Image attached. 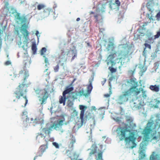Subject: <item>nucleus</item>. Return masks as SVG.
<instances>
[{
    "mask_svg": "<svg viewBox=\"0 0 160 160\" xmlns=\"http://www.w3.org/2000/svg\"><path fill=\"white\" fill-rule=\"evenodd\" d=\"M144 105V102H139L137 100H132L130 102V105L133 110L139 109Z\"/></svg>",
    "mask_w": 160,
    "mask_h": 160,
    "instance_id": "9",
    "label": "nucleus"
},
{
    "mask_svg": "<svg viewBox=\"0 0 160 160\" xmlns=\"http://www.w3.org/2000/svg\"><path fill=\"white\" fill-rule=\"evenodd\" d=\"M100 16V15L99 14H98L95 15L94 16V17L96 19V22H98V17L99 16Z\"/></svg>",
    "mask_w": 160,
    "mask_h": 160,
    "instance_id": "46",
    "label": "nucleus"
},
{
    "mask_svg": "<svg viewBox=\"0 0 160 160\" xmlns=\"http://www.w3.org/2000/svg\"><path fill=\"white\" fill-rule=\"evenodd\" d=\"M22 27L21 30L22 32V34L25 39L28 40L29 39L28 36L29 34V33L27 30L28 27L26 25H23L22 26Z\"/></svg>",
    "mask_w": 160,
    "mask_h": 160,
    "instance_id": "13",
    "label": "nucleus"
},
{
    "mask_svg": "<svg viewBox=\"0 0 160 160\" xmlns=\"http://www.w3.org/2000/svg\"><path fill=\"white\" fill-rule=\"evenodd\" d=\"M31 121H32V122L33 123H35L36 124H37L39 123V119L38 118H35L34 119H33L32 118H31ZM30 123H31V122H30Z\"/></svg>",
    "mask_w": 160,
    "mask_h": 160,
    "instance_id": "36",
    "label": "nucleus"
},
{
    "mask_svg": "<svg viewBox=\"0 0 160 160\" xmlns=\"http://www.w3.org/2000/svg\"><path fill=\"white\" fill-rule=\"evenodd\" d=\"M106 81V79H104L103 81L102 82V85H103L105 83Z\"/></svg>",
    "mask_w": 160,
    "mask_h": 160,
    "instance_id": "55",
    "label": "nucleus"
},
{
    "mask_svg": "<svg viewBox=\"0 0 160 160\" xmlns=\"http://www.w3.org/2000/svg\"><path fill=\"white\" fill-rule=\"evenodd\" d=\"M46 49L45 48H42L41 51V54L42 55L44 54V53L46 52Z\"/></svg>",
    "mask_w": 160,
    "mask_h": 160,
    "instance_id": "41",
    "label": "nucleus"
},
{
    "mask_svg": "<svg viewBox=\"0 0 160 160\" xmlns=\"http://www.w3.org/2000/svg\"><path fill=\"white\" fill-rule=\"evenodd\" d=\"M155 105H153L152 107L154 108H159L158 105L160 104V100H158L157 99L154 100Z\"/></svg>",
    "mask_w": 160,
    "mask_h": 160,
    "instance_id": "28",
    "label": "nucleus"
},
{
    "mask_svg": "<svg viewBox=\"0 0 160 160\" xmlns=\"http://www.w3.org/2000/svg\"><path fill=\"white\" fill-rule=\"evenodd\" d=\"M29 121V118H27L26 119V121H24V122H23V123H24V122H25V123L27 122V121Z\"/></svg>",
    "mask_w": 160,
    "mask_h": 160,
    "instance_id": "60",
    "label": "nucleus"
},
{
    "mask_svg": "<svg viewBox=\"0 0 160 160\" xmlns=\"http://www.w3.org/2000/svg\"><path fill=\"white\" fill-rule=\"evenodd\" d=\"M45 7V5L43 4H39L37 6V9L38 10H40L44 8Z\"/></svg>",
    "mask_w": 160,
    "mask_h": 160,
    "instance_id": "34",
    "label": "nucleus"
},
{
    "mask_svg": "<svg viewBox=\"0 0 160 160\" xmlns=\"http://www.w3.org/2000/svg\"><path fill=\"white\" fill-rule=\"evenodd\" d=\"M15 18L16 20L22 23L25 22L27 19L25 17L21 16L20 13L18 12H16Z\"/></svg>",
    "mask_w": 160,
    "mask_h": 160,
    "instance_id": "14",
    "label": "nucleus"
},
{
    "mask_svg": "<svg viewBox=\"0 0 160 160\" xmlns=\"http://www.w3.org/2000/svg\"><path fill=\"white\" fill-rule=\"evenodd\" d=\"M79 156V155L76 152H74L72 153V155L69 157L71 160H82L81 159H78Z\"/></svg>",
    "mask_w": 160,
    "mask_h": 160,
    "instance_id": "24",
    "label": "nucleus"
},
{
    "mask_svg": "<svg viewBox=\"0 0 160 160\" xmlns=\"http://www.w3.org/2000/svg\"><path fill=\"white\" fill-rule=\"evenodd\" d=\"M115 47L114 46V45L113 44H109L108 45L107 48V50L108 51H111L112 52H113L114 51H115Z\"/></svg>",
    "mask_w": 160,
    "mask_h": 160,
    "instance_id": "26",
    "label": "nucleus"
},
{
    "mask_svg": "<svg viewBox=\"0 0 160 160\" xmlns=\"http://www.w3.org/2000/svg\"><path fill=\"white\" fill-rule=\"evenodd\" d=\"M104 30V29L103 28H99V31L101 32H102Z\"/></svg>",
    "mask_w": 160,
    "mask_h": 160,
    "instance_id": "58",
    "label": "nucleus"
},
{
    "mask_svg": "<svg viewBox=\"0 0 160 160\" xmlns=\"http://www.w3.org/2000/svg\"><path fill=\"white\" fill-rule=\"evenodd\" d=\"M104 96L106 98H108L110 96V94L108 93H107L106 94H104Z\"/></svg>",
    "mask_w": 160,
    "mask_h": 160,
    "instance_id": "53",
    "label": "nucleus"
},
{
    "mask_svg": "<svg viewBox=\"0 0 160 160\" xmlns=\"http://www.w3.org/2000/svg\"><path fill=\"white\" fill-rule=\"evenodd\" d=\"M139 156L141 159L144 158L145 157V154L143 150H141L139 153Z\"/></svg>",
    "mask_w": 160,
    "mask_h": 160,
    "instance_id": "37",
    "label": "nucleus"
},
{
    "mask_svg": "<svg viewBox=\"0 0 160 160\" xmlns=\"http://www.w3.org/2000/svg\"><path fill=\"white\" fill-rule=\"evenodd\" d=\"M70 98V96H61L59 99V103L60 104L63 103V105L65 104L66 100L67 99H69Z\"/></svg>",
    "mask_w": 160,
    "mask_h": 160,
    "instance_id": "20",
    "label": "nucleus"
},
{
    "mask_svg": "<svg viewBox=\"0 0 160 160\" xmlns=\"http://www.w3.org/2000/svg\"><path fill=\"white\" fill-rule=\"evenodd\" d=\"M86 93H84V91L83 90H81L78 91H77L76 92L75 95H72V98L73 100H75L77 98V97L78 96H84L85 97H87L88 96H86Z\"/></svg>",
    "mask_w": 160,
    "mask_h": 160,
    "instance_id": "16",
    "label": "nucleus"
},
{
    "mask_svg": "<svg viewBox=\"0 0 160 160\" xmlns=\"http://www.w3.org/2000/svg\"><path fill=\"white\" fill-rule=\"evenodd\" d=\"M80 20V18H78L77 19H76V21H79Z\"/></svg>",
    "mask_w": 160,
    "mask_h": 160,
    "instance_id": "61",
    "label": "nucleus"
},
{
    "mask_svg": "<svg viewBox=\"0 0 160 160\" xmlns=\"http://www.w3.org/2000/svg\"><path fill=\"white\" fill-rule=\"evenodd\" d=\"M108 69L112 73L116 72L117 71L116 68H114L112 67H109Z\"/></svg>",
    "mask_w": 160,
    "mask_h": 160,
    "instance_id": "39",
    "label": "nucleus"
},
{
    "mask_svg": "<svg viewBox=\"0 0 160 160\" xmlns=\"http://www.w3.org/2000/svg\"><path fill=\"white\" fill-rule=\"evenodd\" d=\"M72 52V54H73V56H72L71 59V61L73 60L77 56V51L75 49H73L71 50Z\"/></svg>",
    "mask_w": 160,
    "mask_h": 160,
    "instance_id": "29",
    "label": "nucleus"
},
{
    "mask_svg": "<svg viewBox=\"0 0 160 160\" xmlns=\"http://www.w3.org/2000/svg\"><path fill=\"white\" fill-rule=\"evenodd\" d=\"M115 3L117 6H119L120 5V2L118 0H114Z\"/></svg>",
    "mask_w": 160,
    "mask_h": 160,
    "instance_id": "44",
    "label": "nucleus"
},
{
    "mask_svg": "<svg viewBox=\"0 0 160 160\" xmlns=\"http://www.w3.org/2000/svg\"><path fill=\"white\" fill-rule=\"evenodd\" d=\"M92 149H91V152L89 153V157H92V156L97 153V147L95 145H93L92 146ZM90 149H89L88 150Z\"/></svg>",
    "mask_w": 160,
    "mask_h": 160,
    "instance_id": "19",
    "label": "nucleus"
},
{
    "mask_svg": "<svg viewBox=\"0 0 160 160\" xmlns=\"http://www.w3.org/2000/svg\"><path fill=\"white\" fill-rule=\"evenodd\" d=\"M94 13V12H90V14H93Z\"/></svg>",
    "mask_w": 160,
    "mask_h": 160,
    "instance_id": "63",
    "label": "nucleus"
},
{
    "mask_svg": "<svg viewBox=\"0 0 160 160\" xmlns=\"http://www.w3.org/2000/svg\"><path fill=\"white\" fill-rule=\"evenodd\" d=\"M124 50L122 51L120 53H118L116 51H114L112 52V53L109 55L107 58V59L113 60L116 58L115 61L119 59L121 60L123 58L124 59L128 57V56L131 54L129 53V48L128 46L125 47L124 48Z\"/></svg>",
    "mask_w": 160,
    "mask_h": 160,
    "instance_id": "4",
    "label": "nucleus"
},
{
    "mask_svg": "<svg viewBox=\"0 0 160 160\" xmlns=\"http://www.w3.org/2000/svg\"><path fill=\"white\" fill-rule=\"evenodd\" d=\"M35 92L38 95L39 101L41 104L42 105L46 103L47 99L48 98L49 94L47 88H44L41 89L37 88L35 90Z\"/></svg>",
    "mask_w": 160,
    "mask_h": 160,
    "instance_id": "5",
    "label": "nucleus"
},
{
    "mask_svg": "<svg viewBox=\"0 0 160 160\" xmlns=\"http://www.w3.org/2000/svg\"><path fill=\"white\" fill-rule=\"evenodd\" d=\"M52 144L56 148H59V145L58 143L56 142H53L52 143Z\"/></svg>",
    "mask_w": 160,
    "mask_h": 160,
    "instance_id": "43",
    "label": "nucleus"
},
{
    "mask_svg": "<svg viewBox=\"0 0 160 160\" xmlns=\"http://www.w3.org/2000/svg\"><path fill=\"white\" fill-rule=\"evenodd\" d=\"M108 60L109 62H107V64H108V63L109 62H110L112 66L113 65H114L115 64V62L113 61V60L112 59H108Z\"/></svg>",
    "mask_w": 160,
    "mask_h": 160,
    "instance_id": "40",
    "label": "nucleus"
},
{
    "mask_svg": "<svg viewBox=\"0 0 160 160\" xmlns=\"http://www.w3.org/2000/svg\"><path fill=\"white\" fill-rule=\"evenodd\" d=\"M71 99L72 100H70V98H69L68 99L69 100L68 101V105L69 107H72L73 105V102L75 100H73V98H72V95L71 97Z\"/></svg>",
    "mask_w": 160,
    "mask_h": 160,
    "instance_id": "27",
    "label": "nucleus"
},
{
    "mask_svg": "<svg viewBox=\"0 0 160 160\" xmlns=\"http://www.w3.org/2000/svg\"><path fill=\"white\" fill-rule=\"evenodd\" d=\"M59 64H58L56 66H55L53 68L55 72H58L59 69Z\"/></svg>",
    "mask_w": 160,
    "mask_h": 160,
    "instance_id": "38",
    "label": "nucleus"
},
{
    "mask_svg": "<svg viewBox=\"0 0 160 160\" xmlns=\"http://www.w3.org/2000/svg\"><path fill=\"white\" fill-rule=\"evenodd\" d=\"M15 33L18 35L19 34V31L18 28H15Z\"/></svg>",
    "mask_w": 160,
    "mask_h": 160,
    "instance_id": "48",
    "label": "nucleus"
},
{
    "mask_svg": "<svg viewBox=\"0 0 160 160\" xmlns=\"http://www.w3.org/2000/svg\"><path fill=\"white\" fill-rule=\"evenodd\" d=\"M149 88L151 90L156 92H158L160 90L159 86L156 85H151L150 86Z\"/></svg>",
    "mask_w": 160,
    "mask_h": 160,
    "instance_id": "23",
    "label": "nucleus"
},
{
    "mask_svg": "<svg viewBox=\"0 0 160 160\" xmlns=\"http://www.w3.org/2000/svg\"><path fill=\"white\" fill-rule=\"evenodd\" d=\"M127 82L128 83L130 84L132 86L128 90L132 92L133 94L135 93L136 94H137L139 93V91L138 90V88H137V87L138 86V82L137 81L136 78H131Z\"/></svg>",
    "mask_w": 160,
    "mask_h": 160,
    "instance_id": "7",
    "label": "nucleus"
},
{
    "mask_svg": "<svg viewBox=\"0 0 160 160\" xmlns=\"http://www.w3.org/2000/svg\"><path fill=\"white\" fill-rule=\"evenodd\" d=\"M79 108L80 110H81L80 113V118L81 119V123H85L86 122L87 120H88L90 118V113L88 115H86L84 116V112L85 110L87 108V106L82 105H80Z\"/></svg>",
    "mask_w": 160,
    "mask_h": 160,
    "instance_id": "8",
    "label": "nucleus"
},
{
    "mask_svg": "<svg viewBox=\"0 0 160 160\" xmlns=\"http://www.w3.org/2000/svg\"><path fill=\"white\" fill-rule=\"evenodd\" d=\"M52 12V11L51 8H45L42 12V15L44 18L47 17L49 16L51 12Z\"/></svg>",
    "mask_w": 160,
    "mask_h": 160,
    "instance_id": "17",
    "label": "nucleus"
},
{
    "mask_svg": "<svg viewBox=\"0 0 160 160\" xmlns=\"http://www.w3.org/2000/svg\"><path fill=\"white\" fill-rule=\"evenodd\" d=\"M39 34V32L38 31H37L36 32V35L37 36H38V34Z\"/></svg>",
    "mask_w": 160,
    "mask_h": 160,
    "instance_id": "59",
    "label": "nucleus"
},
{
    "mask_svg": "<svg viewBox=\"0 0 160 160\" xmlns=\"http://www.w3.org/2000/svg\"><path fill=\"white\" fill-rule=\"evenodd\" d=\"M146 43L144 44V45L145 46V48H144V52L145 51V49L146 48H148L149 49H151V46L150 44H148V40H146L145 41Z\"/></svg>",
    "mask_w": 160,
    "mask_h": 160,
    "instance_id": "32",
    "label": "nucleus"
},
{
    "mask_svg": "<svg viewBox=\"0 0 160 160\" xmlns=\"http://www.w3.org/2000/svg\"><path fill=\"white\" fill-rule=\"evenodd\" d=\"M64 65V63H62L61 64V66H63Z\"/></svg>",
    "mask_w": 160,
    "mask_h": 160,
    "instance_id": "64",
    "label": "nucleus"
},
{
    "mask_svg": "<svg viewBox=\"0 0 160 160\" xmlns=\"http://www.w3.org/2000/svg\"><path fill=\"white\" fill-rule=\"evenodd\" d=\"M26 113H27V112H22V114H23L22 115H24V114H26Z\"/></svg>",
    "mask_w": 160,
    "mask_h": 160,
    "instance_id": "62",
    "label": "nucleus"
},
{
    "mask_svg": "<svg viewBox=\"0 0 160 160\" xmlns=\"http://www.w3.org/2000/svg\"><path fill=\"white\" fill-rule=\"evenodd\" d=\"M138 90H139V93L137 94H136L135 93H134L133 94V95L135 96H137L139 94H140V92H142V97L144 98L145 99L147 97V92L143 88H140L139 89H138Z\"/></svg>",
    "mask_w": 160,
    "mask_h": 160,
    "instance_id": "18",
    "label": "nucleus"
},
{
    "mask_svg": "<svg viewBox=\"0 0 160 160\" xmlns=\"http://www.w3.org/2000/svg\"><path fill=\"white\" fill-rule=\"evenodd\" d=\"M155 152H154L151 155L150 158V160H160V156L158 154L154 155Z\"/></svg>",
    "mask_w": 160,
    "mask_h": 160,
    "instance_id": "21",
    "label": "nucleus"
},
{
    "mask_svg": "<svg viewBox=\"0 0 160 160\" xmlns=\"http://www.w3.org/2000/svg\"><path fill=\"white\" fill-rule=\"evenodd\" d=\"M148 40H149L150 41V42H151L152 43L153 42V40H155L156 39H154V36H152V34L150 33L149 35H148Z\"/></svg>",
    "mask_w": 160,
    "mask_h": 160,
    "instance_id": "30",
    "label": "nucleus"
},
{
    "mask_svg": "<svg viewBox=\"0 0 160 160\" xmlns=\"http://www.w3.org/2000/svg\"><path fill=\"white\" fill-rule=\"evenodd\" d=\"M11 10H12V14H14V13H15L16 12V10H15L13 8H11Z\"/></svg>",
    "mask_w": 160,
    "mask_h": 160,
    "instance_id": "50",
    "label": "nucleus"
},
{
    "mask_svg": "<svg viewBox=\"0 0 160 160\" xmlns=\"http://www.w3.org/2000/svg\"><path fill=\"white\" fill-rule=\"evenodd\" d=\"M133 94L132 92L129 90H127L122 92V95L119 96V100L122 102H125L127 101L129 97Z\"/></svg>",
    "mask_w": 160,
    "mask_h": 160,
    "instance_id": "10",
    "label": "nucleus"
},
{
    "mask_svg": "<svg viewBox=\"0 0 160 160\" xmlns=\"http://www.w3.org/2000/svg\"><path fill=\"white\" fill-rule=\"evenodd\" d=\"M73 89L74 88L72 87L67 86L65 90L63 92V96H66L67 94H68L67 96H69L70 95L71 98V94L74 93V92H71L73 90Z\"/></svg>",
    "mask_w": 160,
    "mask_h": 160,
    "instance_id": "12",
    "label": "nucleus"
},
{
    "mask_svg": "<svg viewBox=\"0 0 160 160\" xmlns=\"http://www.w3.org/2000/svg\"><path fill=\"white\" fill-rule=\"evenodd\" d=\"M73 113H74V114L76 116H77L78 114V112L75 110H74L73 111Z\"/></svg>",
    "mask_w": 160,
    "mask_h": 160,
    "instance_id": "56",
    "label": "nucleus"
},
{
    "mask_svg": "<svg viewBox=\"0 0 160 160\" xmlns=\"http://www.w3.org/2000/svg\"><path fill=\"white\" fill-rule=\"evenodd\" d=\"M48 148V146L47 143L45 145H41L39 148V150L37 154V155L34 157V160H35L37 157L41 156L43 154V153Z\"/></svg>",
    "mask_w": 160,
    "mask_h": 160,
    "instance_id": "11",
    "label": "nucleus"
},
{
    "mask_svg": "<svg viewBox=\"0 0 160 160\" xmlns=\"http://www.w3.org/2000/svg\"><path fill=\"white\" fill-rule=\"evenodd\" d=\"M44 57L45 58L44 61L46 63H48V59L47 58L45 57V56H44Z\"/></svg>",
    "mask_w": 160,
    "mask_h": 160,
    "instance_id": "51",
    "label": "nucleus"
},
{
    "mask_svg": "<svg viewBox=\"0 0 160 160\" xmlns=\"http://www.w3.org/2000/svg\"><path fill=\"white\" fill-rule=\"evenodd\" d=\"M160 37V31L158 32L157 33V34L154 35V39H156L159 38Z\"/></svg>",
    "mask_w": 160,
    "mask_h": 160,
    "instance_id": "42",
    "label": "nucleus"
},
{
    "mask_svg": "<svg viewBox=\"0 0 160 160\" xmlns=\"http://www.w3.org/2000/svg\"><path fill=\"white\" fill-rule=\"evenodd\" d=\"M55 126L56 124H53L49 127H45L42 129L40 130V132L38 133L37 139H39L40 138H44L47 136H49L51 131H52L53 128Z\"/></svg>",
    "mask_w": 160,
    "mask_h": 160,
    "instance_id": "6",
    "label": "nucleus"
},
{
    "mask_svg": "<svg viewBox=\"0 0 160 160\" xmlns=\"http://www.w3.org/2000/svg\"><path fill=\"white\" fill-rule=\"evenodd\" d=\"M148 22H145L143 23V25L142 26V28H144V27L147 25Z\"/></svg>",
    "mask_w": 160,
    "mask_h": 160,
    "instance_id": "52",
    "label": "nucleus"
},
{
    "mask_svg": "<svg viewBox=\"0 0 160 160\" xmlns=\"http://www.w3.org/2000/svg\"><path fill=\"white\" fill-rule=\"evenodd\" d=\"M139 68H140V72L142 74L147 69V68L146 67L143 65L140 67Z\"/></svg>",
    "mask_w": 160,
    "mask_h": 160,
    "instance_id": "31",
    "label": "nucleus"
},
{
    "mask_svg": "<svg viewBox=\"0 0 160 160\" xmlns=\"http://www.w3.org/2000/svg\"><path fill=\"white\" fill-rule=\"evenodd\" d=\"M61 53L60 55L59 56V58L61 59L64 60V61H66L67 60V58H65V56L68 55L69 53V51L66 53V52H65L63 49H62L61 50Z\"/></svg>",
    "mask_w": 160,
    "mask_h": 160,
    "instance_id": "15",
    "label": "nucleus"
},
{
    "mask_svg": "<svg viewBox=\"0 0 160 160\" xmlns=\"http://www.w3.org/2000/svg\"><path fill=\"white\" fill-rule=\"evenodd\" d=\"M86 42L87 43V45L88 47H92V45L90 44L89 42Z\"/></svg>",
    "mask_w": 160,
    "mask_h": 160,
    "instance_id": "57",
    "label": "nucleus"
},
{
    "mask_svg": "<svg viewBox=\"0 0 160 160\" xmlns=\"http://www.w3.org/2000/svg\"><path fill=\"white\" fill-rule=\"evenodd\" d=\"M135 69H134L133 70H130L129 72L130 73H131L132 74H133V73H134L135 71Z\"/></svg>",
    "mask_w": 160,
    "mask_h": 160,
    "instance_id": "49",
    "label": "nucleus"
},
{
    "mask_svg": "<svg viewBox=\"0 0 160 160\" xmlns=\"http://www.w3.org/2000/svg\"><path fill=\"white\" fill-rule=\"evenodd\" d=\"M133 120L131 117H127L126 121L129 124V126L126 125L124 127L118 128L116 130L117 135L120 141L124 140L126 143L131 142L135 145L132 146L131 148H133L136 145L134 142L136 139L135 136L137 132L135 130L136 125L133 122Z\"/></svg>",
    "mask_w": 160,
    "mask_h": 160,
    "instance_id": "1",
    "label": "nucleus"
},
{
    "mask_svg": "<svg viewBox=\"0 0 160 160\" xmlns=\"http://www.w3.org/2000/svg\"><path fill=\"white\" fill-rule=\"evenodd\" d=\"M11 64V62L9 61H7L5 63L6 65H9Z\"/></svg>",
    "mask_w": 160,
    "mask_h": 160,
    "instance_id": "47",
    "label": "nucleus"
},
{
    "mask_svg": "<svg viewBox=\"0 0 160 160\" xmlns=\"http://www.w3.org/2000/svg\"><path fill=\"white\" fill-rule=\"evenodd\" d=\"M70 143L68 145V147L70 148H71V149H72L73 148V144L76 142V139L73 137L72 136V138L70 139Z\"/></svg>",
    "mask_w": 160,
    "mask_h": 160,
    "instance_id": "22",
    "label": "nucleus"
},
{
    "mask_svg": "<svg viewBox=\"0 0 160 160\" xmlns=\"http://www.w3.org/2000/svg\"><path fill=\"white\" fill-rule=\"evenodd\" d=\"M64 120V118L63 120H61L59 121L58 122V124L60 125H62L63 124V121Z\"/></svg>",
    "mask_w": 160,
    "mask_h": 160,
    "instance_id": "45",
    "label": "nucleus"
},
{
    "mask_svg": "<svg viewBox=\"0 0 160 160\" xmlns=\"http://www.w3.org/2000/svg\"><path fill=\"white\" fill-rule=\"evenodd\" d=\"M157 126V125L155 123L153 120H150L148 122L142 133V143L143 146H147L149 142H151L153 140L158 141L159 139H160V132L158 133V136L155 135L157 133L156 130L152 133L153 130L156 129Z\"/></svg>",
    "mask_w": 160,
    "mask_h": 160,
    "instance_id": "2",
    "label": "nucleus"
},
{
    "mask_svg": "<svg viewBox=\"0 0 160 160\" xmlns=\"http://www.w3.org/2000/svg\"><path fill=\"white\" fill-rule=\"evenodd\" d=\"M18 75L19 77L23 76V81L22 83H19V85L16 88L13 93L14 96L18 99H19L21 97H22L25 100V103L24 106L22 105V107H25L28 102L26 96L28 85V84L24 83L26 82V80L29 76L28 72L27 70H21L19 72Z\"/></svg>",
    "mask_w": 160,
    "mask_h": 160,
    "instance_id": "3",
    "label": "nucleus"
},
{
    "mask_svg": "<svg viewBox=\"0 0 160 160\" xmlns=\"http://www.w3.org/2000/svg\"><path fill=\"white\" fill-rule=\"evenodd\" d=\"M92 89V86L91 82L87 87V92L85 95L88 96L91 93Z\"/></svg>",
    "mask_w": 160,
    "mask_h": 160,
    "instance_id": "25",
    "label": "nucleus"
},
{
    "mask_svg": "<svg viewBox=\"0 0 160 160\" xmlns=\"http://www.w3.org/2000/svg\"><path fill=\"white\" fill-rule=\"evenodd\" d=\"M156 17L158 18H160V12H158L156 15Z\"/></svg>",
    "mask_w": 160,
    "mask_h": 160,
    "instance_id": "54",
    "label": "nucleus"
},
{
    "mask_svg": "<svg viewBox=\"0 0 160 160\" xmlns=\"http://www.w3.org/2000/svg\"><path fill=\"white\" fill-rule=\"evenodd\" d=\"M32 49L34 53H35L36 52L37 48L36 45L35 43L32 44Z\"/></svg>",
    "mask_w": 160,
    "mask_h": 160,
    "instance_id": "35",
    "label": "nucleus"
},
{
    "mask_svg": "<svg viewBox=\"0 0 160 160\" xmlns=\"http://www.w3.org/2000/svg\"><path fill=\"white\" fill-rule=\"evenodd\" d=\"M102 152L101 151L99 152L98 154V158L97 160H103L102 158Z\"/></svg>",
    "mask_w": 160,
    "mask_h": 160,
    "instance_id": "33",
    "label": "nucleus"
}]
</instances>
